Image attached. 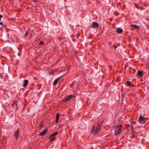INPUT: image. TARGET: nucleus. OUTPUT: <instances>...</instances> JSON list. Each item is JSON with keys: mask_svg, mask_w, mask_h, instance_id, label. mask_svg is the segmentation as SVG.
Here are the masks:
<instances>
[{"mask_svg": "<svg viewBox=\"0 0 149 149\" xmlns=\"http://www.w3.org/2000/svg\"><path fill=\"white\" fill-rule=\"evenodd\" d=\"M100 128V124H98L97 125H93L92 129V133L94 135H96L99 131Z\"/></svg>", "mask_w": 149, "mask_h": 149, "instance_id": "f257e3e1", "label": "nucleus"}, {"mask_svg": "<svg viewBox=\"0 0 149 149\" xmlns=\"http://www.w3.org/2000/svg\"><path fill=\"white\" fill-rule=\"evenodd\" d=\"M3 24V23L2 22H0V25H2Z\"/></svg>", "mask_w": 149, "mask_h": 149, "instance_id": "4be33fe9", "label": "nucleus"}, {"mask_svg": "<svg viewBox=\"0 0 149 149\" xmlns=\"http://www.w3.org/2000/svg\"><path fill=\"white\" fill-rule=\"evenodd\" d=\"M28 32L26 33L25 34V36H26L28 35Z\"/></svg>", "mask_w": 149, "mask_h": 149, "instance_id": "412c9836", "label": "nucleus"}, {"mask_svg": "<svg viewBox=\"0 0 149 149\" xmlns=\"http://www.w3.org/2000/svg\"><path fill=\"white\" fill-rule=\"evenodd\" d=\"M0 76H2V75H1V74H0Z\"/></svg>", "mask_w": 149, "mask_h": 149, "instance_id": "b1692460", "label": "nucleus"}, {"mask_svg": "<svg viewBox=\"0 0 149 149\" xmlns=\"http://www.w3.org/2000/svg\"><path fill=\"white\" fill-rule=\"evenodd\" d=\"M47 132V130L46 129L44 130L42 132L39 134V135L40 136H42L45 135Z\"/></svg>", "mask_w": 149, "mask_h": 149, "instance_id": "0eeeda50", "label": "nucleus"}, {"mask_svg": "<svg viewBox=\"0 0 149 149\" xmlns=\"http://www.w3.org/2000/svg\"><path fill=\"white\" fill-rule=\"evenodd\" d=\"M92 26L94 29H97L99 27L98 24L95 22H93L92 23Z\"/></svg>", "mask_w": 149, "mask_h": 149, "instance_id": "39448f33", "label": "nucleus"}, {"mask_svg": "<svg viewBox=\"0 0 149 149\" xmlns=\"http://www.w3.org/2000/svg\"><path fill=\"white\" fill-rule=\"evenodd\" d=\"M29 83V81L28 80H24V85H23V86L24 87H26L27 84H28Z\"/></svg>", "mask_w": 149, "mask_h": 149, "instance_id": "6e6552de", "label": "nucleus"}, {"mask_svg": "<svg viewBox=\"0 0 149 149\" xmlns=\"http://www.w3.org/2000/svg\"><path fill=\"white\" fill-rule=\"evenodd\" d=\"M44 42L43 41H41L39 43V45H41L43 44H44Z\"/></svg>", "mask_w": 149, "mask_h": 149, "instance_id": "aec40b11", "label": "nucleus"}, {"mask_svg": "<svg viewBox=\"0 0 149 149\" xmlns=\"http://www.w3.org/2000/svg\"><path fill=\"white\" fill-rule=\"evenodd\" d=\"M60 78H58L56 79L54 81L53 83V85H55L58 82V81L59 79Z\"/></svg>", "mask_w": 149, "mask_h": 149, "instance_id": "f8f14e48", "label": "nucleus"}, {"mask_svg": "<svg viewBox=\"0 0 149 149\" xmlns=\"http://www.w3.org/2000/svg\"><path fill=\"white\" fill-rule=\"evenodd\" d=\"M74 97V95H68L67 97L65 99H64L63 101L64 102H66L70 99H71L72 98Z\"/></svg>", "mask_w": 149, "mask_h": 149, "instance_id": "20e7f679", "label": "nucleus"}, {"mask_svg": "<svg viewBox=\"0 0 149 149\" xmlns=\"http://www.w3.org/2000/svg\"><path fill=\"white\" fill-rule=\"evenodd\" d=\"M3 17V16L1 15H0V18H1Z\"/></svg>", "mask_w": 149, "mask_h": 149, "instance_id": "5701e85b", "label": "nucleus"}, {"mask_svg": "<svg viewBox=\"0 0 149 149\" xmlns=\"http://www.w3.org/2000/svg\"><path fill=\"white\" fill-rule=\"evenodd\" d=\"M45 124V123L43 121H42L40 123V125H39V127L40 128H42L43 126Z\"/></svg>", "mask_w": 149, "mask_h": 149, "instance_id": "9d476101", "label": "nucleus"}, {"mask_svg": "<svg viewBox=\"0 0 149 149\" xmlns=\"http://www.w3.org/2000/svg\"><path fill=\"white\" fill-rule=\"evenodd\" d=\"M56 139V137H53L52 138H51L49 139V141L50 142L52 141H53L54 140Z\"/></svg>", "mask_w": 149, "mask_h": 149, "instance_id": "f3484780", "label": "nucleus"}, {"mask_svg": "<svg viewBox=\"0 0 149 149\" xmlns=\"http://www.w3.org/2000/svg\"><path fill=\"white\" fill-rule=\"evenodd\" d=\"M103 123V121L102 120H101L100 122H99L98 124H100V125L101 127V125Z\"/></svg>", "mask_w": 149, "mask_h": 149, "instance_id": "6ab92c4d", "label": "nucleus"}, {"mask_svg": "<svg viewBox=\"0 0 149 149\" xmlns=\"http://www.w3.org/2000/svg\"><path fill=\"white\" fill-rule=\"evenodd\" d=\"M19 130H17L15 131L14 133V136L16 139H17L18 138L19 136Z\"/></svg>", "mask_w": 149, "mask_h": 149, "instance_id": "423d86ee", "label": "nucleus"}, {"mask_svg": "<svg viewBox=\"0 0 149 149\" xmlns=\"http://www.w3.org/2000/svg\"><path fill=\"white\" fill-rule=\"evenodd\" d=\"M60 114H59L58 113H57L56 116V123H57L58 122V120H59V117L60 116Z\"/></svg>", "mask_w": 149, "mask_h": 149, "instance_id": "ddd939ff", "label": "nucleus"}, {"mask_svg": "<svg viewBox=\"0 0 149 149\" xmlns=\"http://www.w3.org/2000/svg\"><path fill=\"white\" fill-rule=\"evenodd\" d=\"M116 31L118 33H120L123 32V30L120 28H118L116 30Z\"/></svg>", "mask_w": 149, "mask_h": 149, "instance_id": "1a4fd4ad", "label": "nucleus"}, {"mask_svg": "<svg viewBox=\"0 0 149 149\" xmlns=\"http://www.w3.org/2000/svg\"><path fill=\"white\" fill-rule=\"evenodd\" d=\"M58 132L56 131L55 132H54L53 133V134L51 135L50 136L49 138H50L52 137H54V136L58 134Z\"/></svg>", "mask_w": 149, "mask_h": 149, "instance_id": "9b49d317", "label": "nucleus"}, {"mask_svg": "<svg viewBox=\"0 0 149 149\" xmlns=\"http://www.w3.org/2000/svg\"><path fill=\"white\" fill-rule=\"evenodd\" d=\"M146 118L141 115L139 118V122L141 124H144L146 122Z\"/></svg>", "mask_w": 149, "mask_h": 149, "instance_id": "7ed1b4c3", "label": "nucleus"}, {"mask_svg": "<svg viewBox=\"0 0 149 149\" xmlns=\"http://www.w3.org/2000/svg\"><path fill=\"white\" fill-rule=\"evenodd\" d=\"M131 84V82L130 81H127L126 82V84L127 86H130Z\"/></svg>", "mask_w": 149, "mask_h": 149, "instance_id": "dca6fc26", "label": "nucleus"}, {"mask_svg": "<svg viewBox=\"0 0 149 149\" xmlns=\"http://www.w3.org/2000/svg\"><path fill=\"white\" fill-rule=\"evenodd\" d=\"M17 103V102L16 101H14L13 102V104H12V105L13 106H16V107H17V104L16 103Z\"/></svg>", "mask_w": 149, "mask_h": 149, "instance_id": "a211bd4d", "label": "nucleus"}, {"mask_svg": "<svg viewBox=\"0 0 149 149\" xmlns=\"http://www.w3.org/2000/svg\"><path fill=\"white\" fill-rule=\"evenodd\" d=\"M138 74L139 75L140 77H142L143 75V72L141 71H139L138 72Z\"/></svg>", "mask_w": 149, "mask_h": 149, "instance_id": "4468645a", "label": "nucleus"}, {"mask_svg": "<svg viewBox=\"0 0 149 149\" xmlns=\"http://www.w3.org/2000/svg\"><path fill=\"white\" fill-rule=\"evenodd\" d=\"M132 26L133 27V28H135L138 30L139 29V27L138 26H136L135 25H132Z\"/></svg>", "mask_w": 149, "mask_h": 149, "instance_id": "2eb2a0df", "label": "nucleus"}, {"mask_svg": "<svg viewBox=\"0 0 149 149\" xmlns=\"http://www.w3.org/2000/svg\"><path fill=\"white\" fill-rule=\"evenodd\" d=\"M148 69H149V64L148 65Z\"/></svg>", "mask_w": 149, "mask_h": 149, "instance_id": "393cba45", "label": "nucleus"}, {"mask_svg": "<svg viewBox=\"0 0 149 149\" xmlns=\"http://www.w3.org/2000/svg\"><path fill=\"white\" fill-rule=\"evenodd\" d=\"M123 127L121 125L116 126L115 129V135L119 134L122 131Z\"/></svg>", "mask_w": 149, "mask_h": 149, "instance_id": "f03ea898", "label": "nucleus"}]
</instances>
